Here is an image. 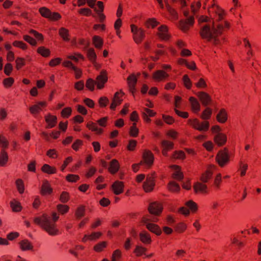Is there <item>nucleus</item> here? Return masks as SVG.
<instances>
[{
	"mask_svg": "<svg viewBox=\"0 0 261 261\" xmlns=\"http://www.w3.org/2000/svg\"><path fill=\"white\" fill-rule=\"evenodd\" d=\"M198 21L200 27L199 33L203 39H206L215 45L221 44L219 36L222 34L224 28L223 25H215L213 20L204 16H199Z\"/></svg>",
	"mask_w": 261,
	"mask_h": 261,
	"instance_id": "nucleus-1",
	"label": "nucleus"
},
{
	"mask_svg": "<svg viewBox=\"0 0 261 261\" xmlns=\"http://www.w3.org/2000/svg\"><path fill=\"white\" fill-rule=\"evenodd\" d=\"M59 218V216L56 213H53L51 216L43 214L41 217L34 218V222L39 225L49 235L56 236L58 234L59 232L56 224V222Z\"/></svg>",
	"mask_w": 261,
	"mask_h": 261,
	"instance_id": "nucleus-2",
	"label": "nucleus"
},
{
	"mask_svg": "<svg viewBox=\"0 0 261 261\" xmlns=\"http://www.w3.org/2000/svg\"><path fill=\"white\" fill-rule=\"evenodd\" d=\"M183 13L186 17V19L180 20L178 26L182 31L186 32L189 30L190 26L194 24V19L193 16L189 15V11L184 10Z\"/></svg>",
	"mask_w": 261,
	"mask_h": 261,
	"instance_id": "nucleus-3",
	"label": "nucleus"
},
{
	"mask_svg": "<svg viewBox=\"0 0 261 261\" xmlns=\"http://www.w3.org/2000/svg\"><path fill=\"white\" fill-rule=\"evenodd\" d=\"M143 160L141 161L139 164H134L133 165V169L134 172H137L138 170V166L139 165L145 164L148 166H150L153 162V155L150 151L148 150H145L143 154Z\"/></svg>",
	"mask_w": 261,
	"mask_h": 261,
	"instance_id": "nucleus-4",
	"label": "nucleus"
},
{
	"mask_svg": "<svg viewBox=\"0 0 261 261\" xmlns=\"http://www.w3.org/2000/svg\"><path fill=\"white\" fill-rule=\"evenodd\" d=\"M189 123L195 129L201 132L207 131L210 126L209 122L207 121H204L200 122L196 118L189 120Z\"/></svg>",
	"mask_w": 261,
	"mask_h": 261,
	"instance_id": "nucleus-5",
	"label": "nucleus"
},
{
	"mask_svg": "<svg viewBox=\"0 0 261 261\" xmlns=\"http://www.w3.org/2000/svg\"><path fill=\"white\" fill-rule=\"evenodd\" d=\"M157 220V218L154 217L150 219L144 218L143 221L149 231L157 235H160L161 233V230L160 227L156 224L149 223V221L156 222Z\"/></svg>",
	"mask_w": 261,
	"mask_h": 261,
	"instance_id": "nucleus-6",
	"label": "nucleus"
},
{
	"mask_svg": "<svg viewBox=\"0 0 261 261\" xmlns=\"http://www.w3.org/2000/svg\"><path fill=\"white\" fill-rule=\"evenodd\" d=\"M131 31L134 34L133 38L137 43H140L145 36L144 31L141 28H138L134 24H132Z\"/></svg>",
	"mask_w": 261,
	"mask_h": 261,
	"instance_id": "nucleus-7",
	"label": "nucleus"
},
{
	"mask_svg": "<svg viewBox=\"0 0 261 261\" xmlns=\"http://www.w3.org/2000/svg\"><path fill=\"white\" fill-rule=\"evenodd\" d=\"M216 160L221 167H223L229 162V154L228 150L226 149L220 150L216 156Z\"/></svg>",
	"mask_w": 261,
	"mask_h": 261,
	"instance_id": "nucleus-8",
	"label": "nucleus"
},
{
	"mask_svg": "<svg viewBox=\"0 0 261 261\" xmlns=\"http://www.w3.org/2000/svg\"><path fill=\"white\" fill-rule=\"evenodd\" d=\"M108 81V77L107 76L106 71L105 70H102L100 74L96 77V85L98 89H102L105 83Z\"/></svg>",
	"mask_w": 261,
	"mask_h": 261,
	"instance_id": "nucleus-9",
	"label": "nucleus"
},
{
	"mask_svg": "<svg viewBox=\"0 0 261 261\" xmlns=\"http://www.w3.org/2000/svg\"><path fill=\"white\" fill-rule=\"evenodd\" d=\"M162 206L156 202L151 203L148 207L149 213L154 216H159L162 211Z\"/></svg>",
	"mask_w": 261,
	"mask_h": 261,
	"instance_id": "nucleus-10",
	"label": "nucleus"
},
{
	"mask_svg": "<svg viewBox=\"0 0 261 261\" xmlns=\"http://www.w3.org/2000/svg\"><path fill=\"white\" fill-rule=\"evenodd\" d=\"M154 186V178L151 175H148L146 177V181L144 182L143 187V189L146 192H149L153 190Z\"/></svg>",
	"mask_w": 261,
	"mask_h": 261,
	"instance_id": "nucleus-11",
	"label": "nucleus"
},
{
	"mask_svg": "<svg viewBox=\"0 0 261 261\" xmlns=\"http://www.w3.org/2000/svg\"><path fill=\"white\" fill-rule=\"evenodd\" d=\"M158 35L159 37L165 40H167L170 38V35L168 33L167 28L166 25H162L158 28Z\"/></svg>",
	"mask_w": 261,
	"mask_h": 261,
	"instance_id": "nucleus-12",
	"label": "nucleus"
},
{
	"mask_svg": "<svg viewBox=\"0 0 261 261\" xmlns=\"http://www.w3.org/2000/svg\"><path fill=\"white\" fill-rule=\"evenodd\" d=\"M197 96L201 101L202 105L205 107L207 106L212 101L210 95L204 92H198L197 93Z\"/></svg>",
	"mask_w": 261,
	"mask_h": 261,
	"instance_id": "nucleus-13",
	"label": "nucleus"
},
{
	"mask_svg": "<svg viewBox=\"0 0 261 261\" xmlns=\"http://www.w3.org/2000/svg\"><path fill=\"white\" fill-rule=\"evenodd\" d=\"M123 184L121 181H116L112 186V188L116 195H119L123 191Z\"/></svg>",
	"mask_w": 261,
	"mask_h": 261,
	"instance_id": "nucleus-14",
	"label": "nucleus"
},
{
	"mask_svg": "<svg viewBox=\"0 0 261 261\" xmlns=\"http://www.w3.org/2000/svg\"><path fill=\"white\" fill-rule=\"evenodd\" d=\"M161 145L163 147L162 153L164 155H167V151L173 148V143L168 141L163 140L161 142Z\"/></svg>",
	"mask_w": 261,
	"mask_h": 261,
	"instance_id": "nucleus-15",
	"label": "nucleus"
},
{
	"mask_svg": "<svg viewBox=\"0 0 261 261\" xmlns=\"http://www.w3.org/2000/svg\"><path fill=\"white\" fill-rule=\"evenodd\" d=\"M169 75L163 70H158L155 72L153 74V78L157 81H161L166 77H168Z\"/></svg>",
	"mask_w": 261,
	"mask_h": 261,
	"instance_id": "nucleus-16",
	"label": "nucleus"
},
{
	"mask_svg": "<svg viewBox=\"0 0 261 261\" xmlns=\"http://www.w3.org/2000/svg\"><path fill=\"white\" fill-rule=\"evenodd\" d=\"M119 93L118 92H116L112 99V102L110 106V109L114 110L117 106L119 105L122 101L119 96Z\"/></svg>",
	"mask_w": 261,
	"mask_h": 261,
	"instance_id": "nucleus-17",
	"label": "nucleus"
},
{
	"mask_svg": "<svg viewBox=\"0 0 261 261\" xmlns=\"http://www.w3.org/2000/svg\"><path fill=\"white\" fill-rule=\"evenodd\" d=\"M214 140L218 145L221 146L226 142V136L222 133H218L215 136Z\"/></svg>",
	"mask_w": 261,
	"mask_h": 261,
	"instance_id": "nucleus-18",
	"label": "nucleus"
},
{
	"mask_svg": "<svg viewBox=\"0 0 261 261\" xmlns=\"http://www.w3.org/2000/svg\"><path fill=\"white\" fill-rule=\"evenodd\" d=\"M189 101L190 102L192 110L196 113H198L200 108L199 102L193 97H190Z\"/></svg>",
	"mask_w": 261,
	"mask_h": 261,
	"instance_id": "nucleus-19",
	"label": "nucleus"
},
{
	"mask_svg": "<svg viewBox=\"0 0 261 261\" xmlns=\"http://www.w3.org/2000/svg\"><path fill=\"white\" fill-rule=\"evenodd\" d=\"M128 84L132 92L135 90V86L137 82V77L134 74H131L127 78Z\"/></svg>",
	"mask_w": 261,
	"mask_h": 261,
	"instance_id": "nucleus-20",
	"label": "nucleus"
},
{
	"mask_svg": "<svg viewBox=\"0 0 261 261\" xmlns=\"http://www.w3.org/2000/svg\"><path fill=\"white\" fill-rule=\"evenodd\" d=\"M164 1L165 3L166 9L170 13L173 18L175 20H177L178 19V14L177 12L170 6L168 0Z\"/></svg>",
	"mask_w": 261,
	"mask_h": 261,
	"instance_id": "nucleus-21",
	"label": "nucleus"
},
{
	"mask_svg": "<svg viewBox=\"0 0 261 261\" xmlns=\"http://www.w3.org/2000/svg\"><path fill=\"white\" fill-rule=\"evenodd\" d=\"M19 245L23 251L32 250L33 248V245L27 240H24L20 242Z\"/></svg>",
	"mask_w": 261,
	"mask_h": 261,
	"instance_id": "nucleus-22",
	"label": "nucleus"
},
{
	"mask_svg": "<svg viewBox=\"0 0 261 261\" xmlns=\"http://www.w3.org/2000/svg\"><path fill=\"white\" fill-rule=\"evenodd\" d=\"M57 118L56 116L48 115L45 117V121L48 123V127L52 128L57 123Z\"/></svg>",
	"mask_w": 261,
	"mask_h": 261,
	"instance_id": "nucleus-23",
	"label": "nucleus"
},
{
	"mask_svg": "<svg viewBox=\"0 0 261 261\" xmlns=\"http://www.w3.org/2000/svg\"><path fill=\"white\" fill-rule=\"evenodd\" d=\"M194 189L195 192L206 193L207 186L202 183L197 182L194 185Z\"/></svg>",
	"mask_w": 261,
	"mask_h": 261,
	"instance_id": "nucleus-24",
	"label": "nucleus"
},
{
	"mask_svg": "<svg viewBox=\"0 0 261 261\" xmlns=\"http://www.w3.org/2000/svg\"><path fill=\"white\" fill-rule=\"evenodd\" d=\"M227 119V114L224 109H221L217 116V120L220 123H224Z\"/></svg>",
	"mask_w": 261,
	"mask_h": 261,
	"instance_id": "nucleus-25",
	"label": "nucleus"
},
{
	"mask_svg": "<svg viewBox=\"0 0 261 261\" xmlns=\"http://www.w3.org/2000/svg\"><path fill=\"white\" fill-rule=\"evenodd\" d=\"M87 55L89 59L92 63H95L97 56L94 49L92 48L87 49Z\"/></svg>",
	"mask_w": 261,
	"mask_h": 261,
	"instance_id": "nucleus-26",
	"label": "nucleus"
},
{
	"mask_svg": "<svg viewBox=\"0 0 261 261\" xmlns=\"http://www.w3.org/2000/svg\"><path fill=\"white\" fill-rule=\"evenodd\" d=\"M119 169V164L116 160H113L110 163V167L109 169L112 173H115Z\"/></svg>",
	"mask_w": 261,
	"mask_h": 261,
	"instance_id": "nucleus-27",
	"label": "nucleus"
},
{
	"mask_svg": "<svg viewBox=\"0 0 261 261\" xmlns=\"http://www.w3.org/2000/svg\"><path fill=\"white\" fill-rule=\"evenodd\" d=\"M174 170L175 171L173 173V178L179 181L181 180L184 177V175L180 171L179 167L175 166Z\"/></svg>",
	"mask_w": 261,
	"mask_h": 261,
	"instance_id": "nucleus-28",
	"label": "nucleus"
},
{
	"mask_svg": "<svg viewBox=\"0 0 261 261\" xmlns=\"http://www.w3.org/2000/svg\"><path fill=\"white\" fill-rule=\"evenodd\" d=\"M140 238L143 243H150L151 242L150 237L146 232H142L140 233Z\"/></svg>",
	"mask_w": 261,
	"mask_h": 261,
	"instance_id": "nucleus-29",
	"label": "nucleus"
},
{
	"mask_svg": "<svg viewBox=\"0 0 261 261\" xmlns=\"http://www.w3.org/2000/svg\"><path fill=\"white\" fill-rule=\"evenodd\" d=\"M93 42L96 48L100 49L103 44L102 40L97 36H94L93 37Z\"/></svg>",
	"mask_w": 261,
	"mask_h": 261,
	"instance_id": "nucleus-30",
	"label": "nucleus"
},
{
	"mask_svg": "<svg viewBox=\"0 0 261 261\" xmlns=\"http://www.w3.org/2000/svg\"><path fill=\"white\" fill-rule=\"evenodd\" d=\"M8 159L7 153L4 150H2L0 155V165L2 166H4L7 163Z\"/></svg>",
	"mask_w": 261,
	"mask_h": 261,
	"instance_id": "nucleus-31",
	"label": "nucleus"
},
{
	"mask_svg": "<svg viewBox=\"0 0 261 261\" xmlns=\"http://www.w3.org/2000/svg\"><path fill=\"white\" fill-rule=\"evenodd\" d=\"M212 113V110L209 108H207L202 112V113L200 115V117L203 120H207L211 117Z\"/></svg>",
	"mask_w": 261,
	"mask_h": 261,
	"instance_id": "nucleus-32",
	"label": "nucleus"
},
{
	"mask_svg": "<svg viewBox=\"0 0 261 261\" xmlns=\"http://www.w3.org/2000/svg\"><path fill=\"white\" fill-rule=\"evenodd\" d=\"M42 170L48 174H53L55 173L56 170L47 164H44L42 167Z\"/></svg>",
	"mask_w": 261,
	"mask_h": 261,
	"instance_id": "nucleus-33",
	"label": "nucleus"
},
{
	"mask_svg": "<svg viewBox=\"0 0 261 261\" xmlns=\"http://www.w3.org/2000/svg\"><path fill=\"white\" fill-rule=\"evenodd\" d=\"M52 191V189L49 186L47 182H44L41 188V193L43 195L45 194H50Z\"/></svg>",
	"mask_w": 261,
	"mask_h": 261,
	"instance_id": "nucleus-34",
	"label": "nucleus"
},
{
	"mask_svg": "<svg viewBox=\"0 0 261 261\" xmlns=\"http://www.w3.org/2000/svg\"><path fill=\"white\" fill-rule=\"evenodd\" d=\"M168 187L169 190L172 192L179 191L180 190L179 186L174 181H170Z\"/></svg>",
	"mask_w": 261,
	"mask_h": 261,
	"instance_id": "nucleus-35",
	"label": "nucleus"
},
{
	"mask_svg": "<svg viewBox=\"0 0 261 261\" xmlns=\"http://www.w3.org/2000/svg\"><path fill=\"white\" fill-rule=\"evenodd\" d=\"M39 12L41 15L44 17L49 18L50 17L51 11L45 7L40 8Z\"/></svg>",
	"mask_w": 261,
	"mask_h": 261,
	"instance_id": "nucleus-36",
	"label": "nucleus"
},
{
	"mask_svg": "<svg viewBox=\"0 0 261 261\" xmlns=\"http://www.w3.org/2000/svg\"><path fill=\"white\" fill-rule=\"evenodd\" d=\"M59 34L62 37L65 41H68V31L64 28H62L59 30Z\"/></svg>",
	"mask_w": 261,
	"mask_h": 261,
	"instance_id": "nucleus-37",
	"label": "nucleus"
},
{
	"mask_svg": "<svg viewBox=\"0 0 261 261\" xmlns=\"http://www.w3.org/2000/svg\"><path fill=\"white\" fill-rule=\"evenodd\" d=\"M212 172L210 170H207L205 173L203 174L201 177V180L203 182H206L212 176Z\"/></svg>",
	"mask_w": 261,
	"mask_h": 261,
	"instance_id": "nucleus-38",
	"label": "nucleus"
},
{
	"mask_svg": "<svg viewBox=\"0 0 261 261\" xmlns=\"http://www.w3.org/2000/svg\"><path fill=\"white\" fill-rule=\"evenodd\" d=\"M11 206L14 212H19L21 210V206L19 202L16 201H11Z\"/></svg>",
	"mask_w": 261,
	"mask_h": 261,
	"instance_id": "nucleus-39",
	"label": "nucleus"
},
{
	"mask_svg": "<svg viewBox=\"0 0 261 261\" xmlns=\"http://www.w3.org/2000/svg\"><path fill=\"white\" fill-rule=\"evenodd\" d=\"M29 110L31 114L34 115L35 116H36L37 114L41 110V108L39 105H35L30 107Z\"/></svg>",
	"mask_w": 261,
	"mask_h": 261,
	"instance_id": "nucleus-40",
	"label": "nucleus"
},
{
	"mask_svg": "<svg viewBox=\"0 0 261 261\" xmlns=\"http://www.w3.org/2000/svg\"><path fill=\"white\" fill-rule=\"evenodd\" d=\"M85 215V208L83 206H80L77 207L75 212V216L78 219H80Z\"/></svg>",
	"mask_w": 261,
	"mask_h": 261,
	"instance_id": "nucleus-41",
	"label": "nucleus"
},
{
	"mask_svg": "<svg viewBox=\"0 0 261 261\" xmlns=\"http://www.w3.org/2000/svg\"><path fill=\"white\" fill-rule=\"evenodd\" d=\"M87 126L93 131H95L97 134H100L102 133V130L100 128H98L96 125L94 123H88Z\"/></svg>",
	"mask_w": 261,
	"mask_h": 261,
	"instance_id": "nucleus-42",
	"label": "nucleus"
},
{
	"mask_svg": "<svg viewBox=\"0 0 261 261\" xmlns=\"http://www.w3.org/2000/svg\"><path fill=\"white\" fill-rule=\"evenodd\" d=\"M96 84V82H95L92 79H89L87 80L86 84V86L90 90L93 91L94 89V86Z\"/></svg>",
	"mask_w": 261,
	"mask_h": 261,
	"instance_id": "nucleus-43",
	"label": "nucleus"
},
{
	"mask_svg": "<svg viewBox=\"0 0 261 261\" xmlns=\"http://www.w3.org/2000/svg\"><path fill=\"white\" fill-rule=\"evenodd\" d=\"M38 52L43 57H48L49 55V50L44 47H40L38 48Z\"/></svg>",
	"mask_w": 261,
	"mask_h": 261,
	"instance_id": "nucleus-44",
	"label": "nucleus"
},
{
	"mask_svg": "<svg viewBox=\"0 0 261 261\" xmlns=\"http://www.w3.org/2000/svg\"><path fill=\"white\" fill-rule=\"evenodd\" d=\"M69 206L66 205L58 204L57 205V209L58 211L62 214H64L67 213L69 210Z\"/></svg>",
	"mask_w": 261,
	"mask_h": 261,
	"instance_id": "nucleus-45",
	"label": "nucleus"
},
{
	"mask_svg": "<svg viewBox=\"0 0 261 261\" xmlns=\"http://www.w3.org/2000/svg\"><path fill=\"white\" fill-rule=\"evenodd\" d=\"M106 242H101L96 244L94 246V249L97 252H100L101 251L103 250V249L106 247Z\"/></svg>",
	"mask_w": 261,
	"mask_h": 261,
	"instance_id": "nucleus-46",
	"label": "nucleus"
},
{
	"mask_svg": "<svg viewBox=\"0 0 261 261\" xmlns=\"http://www.w3.org/2000/svg\"><path fill=\"white\" fill-rule=\"evenodd\" d=\"M158 24V22L154 19H149L145 23V24L147 28L152 27L154 28Z\"/></svg>",
	"mask_w": 261,
	"mask_h": 261,
	"instance_id": "nucleus-47",
	"label": "nucleus"
},
{
	"mask_svg": "<svg viewBox=\"0 0 261 261\" xmlns=\"http://www.w3.org/2000/svg\"><path fill=\"white\" fill-rule=\"evenodd\" d=\"M186 205L193 212H195L197 209V204L192 200L187 202Z\"/></svg>",
	"mask_w": 261,
	"mask_h": 261,
	"instance_id": "nucleus-48",
	"label": "nucleus"
},
{
	"mask_svg": "<svg viewBox=\"0 0 261 261\" xmlns=\"http://www.w3.org/2000/svg\"><path fill=\"white\" fill-rule=\"evenodd\" d=\"M17 189L20 193H22L24 191V185L21 179H17L16 181Z\"/></svg>",
	"mask_w": 261,
	"mask_h": 261,
	"instance_id": "nucleus-49",
	"label": "nucleus"
},
{
	"mask_svg": "<svg viewBox=\"0 0 261 261\" xmlns=\"http://www.w3.org/2000/svg\"><path fill=\"white\" fill-rule=\"evenodd\" d=\"M146 249L141 246H137L135 250V252L136 253L137 255L140 256L146 251Z\"/></svg>",
	"mask_w": 261,
	"mask_h": 261,
	"instance_id": "nucleus-50",
	"label": "nucleus"
},
{
	"mask_svg": "<svg viewBox=\"0 0 261 261\" xmlns=\"http://www.w3.org/2000/svg\"><path fill=\"white\" fill-rule=\"evenodd\" d=\"M186 228V225L182 223H179L175 226V229L179 232H183Z\"/></svg>",
	"mask_w": 261,
	"mask_h": 261,
	"instance_id": "nucleus-51",
	"label": "nucleus"
},
{
	"mask_svg": "<svg viewBox=\"0 0 261 261\" xmlns=\"http://www.w3.org/2000/svg\"><path fill=\"white\" fill-rule=\"evenodd\" d=\"M109 100L106 97H101L99 99V103L100 107H105L107 106Z\"/></svg>",
	"mask_w": 261,
	"mask_h": 261,
	"instance_id": "nucleus-52",
	"label": "nucleus"
},
{
	"mask_svg": "<svg viewBox=\"0 0 261 261\" xmlns=\"http://www.w3.org/2000/svg\"><path fill=\"white\" fill-rule=\"evenodd\" d=\"M183 82L185 86L188 88L190 89L191 86V81L187 75H184L183 76Z\"/></svg>",
	"mask_w": 261,
	"mask_h": 261,
	"instance_id": "nucleus-53",
	"label": "nucleus"
},
{
	"mask_svg": "<svg viewBox=\"0 0 261 261\" xmlns=\"http://www.w3.org/2000/svg\"><path fill=\"white\" fill-rule=\"evenodd\" d=\"M135 125L136 124L134 123L130 129V135L134 137H136L139 133V130Z\"/></svg>",
	"mask_w": 261,
	"mask_h": 261,
	"instance_id": "nucleus-54",
	"label": "nucleus"
},
{
	"mask_svg": "<svg viewBox=\"0 0 261 261\" xmlns=\"http://www.w3.org/2000/svg\"><path fill=\"white\" fill-rule=\"evenodd\" d=\"M23 39L25 41L28 42L32 45L35 46L36 45V40L28 35H24L23 36Z\"/></svg>",
	"mask_w": 261,
	"mask_h": 261,
	"instance_id": "nucleus-55",
	"label": "nucleus"
},
{
	"mask_svg": "<svg viewBox=\"0 0 261 261\" xmlns=\"http://www.w3.org/2000/svg\"><path fill=\"white\" fill-rule=\"evenodd\" d=\"M185 153L182 151H176L173 154L172 158L177 159H183L185 158Z\"/></svg>",
	"mask_w": 261,
	"mask_h": 261,
	"instance_id": "nucleus-56",
	"label": "nucleus"
},
{
	"mask_svg": "<svg viewBox=\"0 0 261 261\" xmlns=\"http://www.w3.org/2000/svg\"><path fill=\"white\" fill-rule=\"evenodd\" d=\"M243 41H244V42L245 43V47H249V49L247 51V55H248L253 56V54L252 50L251 49V44H250V42L246 38H244L243 39Z\"/></svg>",
	"mask_w": 261,
	"mask_h": 261,
	"instance_id": "nucleus-57",
	"label": "nucleus"
},
{
	"mask_svg": "<svg viewBox=\"0 0 261 261\" xmlns=\"http://www.w3.org/2000/svg\"><path fill=\"white\" fill-rule=\"evenodd\" d=\"M80 178L78 175L73 174H69L67 176L66 179L70 182H75Z\"/></svg>",
	"mask_w": 261,
	"mask_h": 261,
	"instance_id": "nucleus-58",
	"label": "nucleus"
},
{
	"mask_svg": "<svg viewBox=\"0 0 261 261\" xmlns=\"http://www.w3.org/2000/svg\"><path fill=\"white\" fill-rule=\"evenodd\" d=\"M61 201L63 203H66L69 199V196L67 193L63 192L62 193L60 198Z\"/></svg>",
	"mask_w": 261,
	"mask_h": 261,
	"instance_id": "nucleus-59",
	"label": "nucleus"
},
{
	"mask_svg": "<svg viewBox=\"0 0 261 261\" xmlns=\"http://www.w3.org/2000/svg\"><path fill=\"white\" fill-rule=\"evenodd\" d=\"M240 167L242 169L241 172V175L242 176H244L246 174V171L248 168V165L246 164H243L242 162L241 161L240 162Z\"/></svg>",
	"mask_w": 261,
	"mask_h": 261,
	"instance_id": "nucleus-60",
	"label": "nucleus"
},
{
	"mask_svg": "<svg viewBox=\"0 0 261 261\" xmlns=\"http://www.w3.org/2000/svg\"><path fill=\"white\" fill-rule=\"evenodd\" d=\"M13 67L10 63H7L5 67L4 72L7 75H9L12 70Z\"/></svg>",
	"mask_w": 261,
	"mask_h": 261,
	"instance_id": "nucleus-61",
	"label": "nucleus"
},
{
	"mask_svg": "<svg viewBox=\"0 0 261 261\" xmlns=\"http://www.w3.org/2000/svg\"><path fill=\"white\" fill-rule=\"evenodd\" d=\"M16 68L19 69L22 66L24 65V59L21 58H18L16 60Z\"/></svg>",
	"mask_w": 261,
	"mask_h": 261,
	"instance_id": "nucleus-62",
	"label": "nucleus"
},
{
	"mask_svg": "<svg viewBox=\"0 0 261 261\" xmlns=\"http://www.w3.org/2000/svg\"><path fill=\"white\" fill-rule=\"evenodd\" d=\"M30 33L32 34L36 39L38 40H43V36L41 34L39 33L35 30H32L30 31Z\"/></svg>",
	"mask_w": 261,
	"mask_h": 261,
	"instance_id": "nucleus-63",
	"label": "nucleus"
},
{
	"mask_svg": "<svg viewBox=\"0 0 261 261\" xmlns=\"http://www.w3.org/2000/svg\"><path fill=\"white\" fill-rule=\"evenodd\" d=\"M13 45L15 46L20 47L23 49L27 48V45L21 41H15L13 42Z\"/></svg>",
	"mask_w": 261,
	"mask_h": 261,
	"instance_id": "nucleus-64",
	"label": "nucleus"
}]
</instances>
